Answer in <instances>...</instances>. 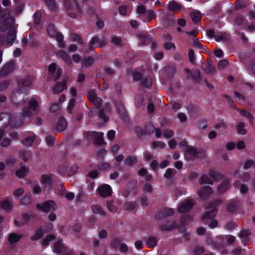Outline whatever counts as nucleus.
I'll list each match as a JSON object with an SVG mask.
<instances>
[{"instance_id": "nucleus-32", "label": "nucleus", "mask_w": 255, "mask_h": 255, "mask_svg": "<svg viewBox=\"0 0 255 255\" xmlns=\"http://www.w3.org/2000/svg\"><path fill=\"white\" fill-rule=\"evenodd\" d=\"M21 238V236L16 233H11L8 236V241L11 244L17 243Z\"/></svg>"}, {"instance_id": "nucleus-24", "label": "nucleus", "mask_w": 255, "mask_h": 255, "mask_svg": "<svg viewBox=\"0 0 255 255\" xmlns=\"http://www.w3.org/2000/svg\"><path fill=\"white\" fill-rule=\"evenodd\" d=\"M67 127V122L65 119L63 118H61L58 121V123L56 126V129L58 131L63 130Z\"/></svg>"}, {"instance_id": "nucleus-59", "label": "nucleus", "mask_w": 255, "mask_h": 255, "mask_svg": "<svg viewBox=\"0 0 255 255\" xmlns=\"http://www.w3.org/2000/svg\"><path fill=\"white\" fill-rule=\"evenodd\" d=\"M163 135L166 138H170L173 136L174 134L173 131L169 129H166L165 130H163Z\"/></svg>"}, {"instance_id": "nucleus-53", "label": "nucleus", "mask_w": 255, "mask_h": 255, "mask_svg": "<svg viewBox=\"0 0 255 255\" xmlns=\"http://www.w3.org/2000/svg\"><path fill=\"white\" fill-rule=\"evenodd\" d=\"M41 17V13L39 11H36L34 14V22L36 24L40 23Z\"/></svg>"}, {"instance_id": "nucleus-6", "label": "nucleus", "mask_w": 255, "mask_h": 255, "mask_svg": "<svg viewBox=\"0 0 255 255\" xmlns=\"http://www.w3.org/2000/svg\"><path fill=\"white\" fill-rule=\"evenodd\" d=\"M174 214L173 210L171 208H166L160 210L155 215L156 220H160L164 218L172 216Z\"/></svg>"}, {"instance_id": "nucleus-15", "label": "nucleus", "mask_w": 255, "mask_h": 255, "mask_svg": "<svg viewBox=\"0 0 255 255\" xmlns=\"http://www.w3.org/2000/svg\"><path fill=\"white\" fill-rule=\"evenodd\" d=\"M16 38V33L15 28L13 26L9 27L8 31V34L6 42L7 44L11 45Z\"/></svg>"}, {"instance_id": "nucleus-21", "label": "nucleus", "mask_w": 255, "mask_h": 255, "mask_svg": "<svg viewBox=\"0 0 255 255\" xmlns=\"http://www.w3.org/2000/svg\"><path fill=\"white\" fill-rule=\"evenodd\" d=\"M167 7L169 11H178L181 9L182 6L173 0L169 2Z\"/></svg>"}, {"instance_id": "nucleus-44", "label": "nucleus", "mask_w": 255, "mask_h": 255, "mask_svg": "<svg viewBox=\"0 0 255 255\" xmlns=\"http://www.w3.org/2000/svg\"><path fill=\"white\" fill-rule=\"evenodd\" d=\"M136 205L135 201L128 202L125 204L124 206L126 210L130 211L134 209Z\"/></svg>"}, {"instance_id": "nucleus-11", "label": "nucleus", "mask_w": 255, "mask_h": 255, "mask_svg": "<svg viewBox=\"0 0 255 255\" xmlns=\"http://www.w3.org/2000/svg\"><path fill=\"white\" fill-rule=\"evenodd\" d=\"M177 228L176 222L172 220L165 221L162 225L160 226V229L163 231H171Z\"/></svg>"}, {"instance_id": "nucleus-30", "label": "nucleus", "mask_w": 255, "mask_h": 255, "mask_svg": "<svg viewBox=\"0 0 255 255\" xmlns=\"http://www.w3.org/2000/svg\"><path fill=\"white\" fill-rule=\"evenodd\" d=\"M125 164L128 166H131L137 162V158L135 156H128L125 160Z\"/></svg>"}, {"instance_id": "nucleus-13", "label": "nucleus", "mask_w": 255, "mask_h": 255, "mask_svg": "<svg viewBox=\"0 0 255 255\" xmlns=\"http://www.w3.org/2000/svg\"><path fill=\"white\" fill-rule=\"evenodd\" d=\"M41 183L44 186V190L50 188L53 184L51 176L47 174L42 175Z\"/></svg>"}, {"instance_id": "nucleus-57", "label": "nucleus", "mask_w": 255, "mask_h": 255, "mask_svg": "<svg viewBox=\"0 0 255 255\" xmlns=\"http://www.w3.org/2000/svg\"><path fill=\"white\" fill-rule=\"evenodd\" d=\"M95 62V59L92 57H88L85 61H83V64L85 66H89L92 65Z\"/></svg>"}, {"instance_id": "nucleus-2", "label": "nucleus", "mask_w": 255, "mask_h": 255, "mask_svg": "<svg viewBox=\"0 0 255 255\" xmlns=\"http://www.w3.org/2000/svg\"><path fill=\"white\" fill-rule=\"evenodd\" d=\"M206 154L204 150L201 148H194L192 146H188L185 149V156L189 159L194 157L204 158Z\"/></svg>"}, {"instance_id": "nucleus-56", "label": "nucleus", "mask_w": 255, "mask_h": 255, "mask_svg": "<svg viewBox=\"0 0 255 255\" xmlns=\"http://www.w3.org/2000/svg\"><path fill=\"white\" fill-rule=\"evenodd\" d=\"M71 38L73 41H77L80 44H82L83 43L81 36L77 34H72L71 35Z\"/></svg>"}, {"instance_id": "nucleus-39", "label": "nucleus", "mask_w": 255, "mask_h": 255, "mask_svg": "<svg viewBox=\"0 0 255 255\" xmlns=\"http://www.w3.org/2000/svg\"><path fill=\"white\" fill-rule=\"evenodd\" d=\"M35 139V136L34 135L29 136L28 137L22 140V143L26 146H30L32 145Z\"/></svg>"}, {"instance_id": "nucleus-37", "label": "nucleus", "mask_w": 255, "mask_h": 255, "mask_svg": "<svg viewBox=\"0 0 255 255\" xmlns=\"http://www.w3.org/2000/svg\"><path fill=\"white\" fill-rule=\"evenodd\" d=\"M176 174V170L175 169L168 168L164 175V177L166 179H169L174 176Z\"/></svg>"}, {"instance_id": "nucleus-29", "label": "nucleus", "mask_w": 255, "mask_h": 255, "mask_svg": "<svg viewBox=\"0 0 255 255\" xmlns=\"http://www.w3.org/2000/svg\"><path fill=\"white\" fill-rule=\"evenodd\" d=\"M152 84V80L150 76H147L141 82V85L146 88H149Z\"/></svg>"}, {"instance_id": "nucleus-54", "label": "nucleus", "mask_w": 255, "mask_h": 255, "mask_svg": "<svg viewBox=\"0 0 255 255\" xmlns=\"http://www.w3.org/2000/svg\"><path fill=\"white\" fill-rule=\"evenodd\" d=\"M237 207V203L236 202H232L230 203L227 207V210L229 212H233Z\"/></svg>"}, {"instance_id": "nucleus-31", "label": "nucleus", "mask_w": 255, "mask_h": 255, "mask_svg": "<svg viewBox=\"0 0 255 255\" xmlns=\"http://www.w3.org/2000/svg\"><path fill=\"white\" fill-rule=\"evenodd\" d=\"M217 209L216 208H214V209L206 212L204 216L202 218V219L203 220L204 219H212L214 218L217 214Z\"/></svg>"}, {"instance_id": "nucleus-22", "label": "nucleus", "mask_w": 255, "mask_h": 255, "mask_svg": "<svg viewBox=\"0 0 255 255\" xmlns=\"http://www.w3.org/2000/svg\"><path fill=\"white\" fill-rule=\"evenodd\" d=\"M154 130V128L153 127H151L150 128V131H143L141 128L139 127H136L134 128V130L135 133L139 136H142L144 134H149L150 133L152 132Z\"/></svg>"}, {"instance_id": "nucleus-40", "label": "nucleus", "mask_w": 255, "mask_h": 255, "mask_svg": "<svg viewBox=\"0 0 255 255\" xmlns=\"http://www.w3.org/2000/svg\"><path fill=\"white\" fill-rule=\"evenodd\" d=\"M245 124L244 123H240L237 125V132L238 133L244 135L247 133V130L245 128Z\"/></svg>"}, {"instance_id": "nucleus-5", "label": "nucleus", "mask_w": 255, "mask_h": 255, "mask_svg": "<svg viewBox=\"0 0 255 255\" xmlns=\"http://www.w3.org/2000/svg\"><path fill=\"white\" fill-rule=\"evenodd\" d=\"M102 102V99L97 97L92 103H93L95 106L99 109L98 111L99 118L102 119L105 122H108L109 118L104 115V111L101 108Z\"/></svg>"}, {"instance_id": "nucleus-33", "label": "nucleus", "mask_w": 255, "mask_h": 255, "mask_svg": "<svg viewBox=\"0 0 255 255\" xmlns=\"http://www.w3.org/2000/svg\"><path fill=\"white\" fill-rule=\"evenodd\" d=\"M92 209L94 213L98 214L103 217L105 216V212L99 205H93L92 207Z\"/></svg>"}, {"instance_id": "nucleus-43", "label": "nucleus", "mask_w": 255, "mask_h": 255, "mask_svg": "<svg viewBox=\"0 0 255 255\" xmlns=\"http://www.w3.org/2000/svg\"><path fill=\"white\" fill-rule=\"evenodd\" d=\"M54 37L56 38V40L59 42L60 47H64L65 46V44L63 42V36L61 33L57 32Z\"/></svg>"}, {"instance_id": "nucleus-16", "label": "nucleus", "mask_w": 255, "mask_h": 255, "mask_svg": "<svg viewBox=\"0 0 255 255\" xmlns=\"http://www.w3.org/2000/svg\"><path fill=\"white\" fill-rule=\"evenodd\" d=\"M66 81L63 80L61 83L57 82L53 88V92L55 94H59L67 88Z\"/></svg>"}, {"instance_id": "nucleus-3", "label": "nucleus", "mask_w": 255, "mask_h": 255, "mask_svg": "<svg viewBox=\"0 0 255 255\" xmlns=\"http://www.w3.org/2000/svg\"><path fill=\"white\" fill-rule=\"evenodd\" d=\"M36 208L42 212L48 213L53 212L57 208L56 204L53 200H48L42 204H37Z\"/></svg>"}, {"instance_id": "nucleus-50", "label": "nucleus", "mask_w": 255, "mask_h": 255, "mask_svg": "<svg viewBox=\"0 0 255 255\" xmlns=\"http://www.w3.org/2000/svg\"><path fill=\"white\" fill-rule=\"evenodd\" d=\"M45 140L47 144L49 146H53L55 144V137L52 135L47 136Z\"/></svg>"}, {"instance_id": "nucleus-58", "label": "nucleus", "mask_w": 255, "mask_h": 255, "mask_svg": "<svg viewBox=\"0 0 255 255\" xmlns=\"http://www.w3.org/2000/svg\"><path fill=\"white\" fill-rule=\"evenodd\" d=\"M122 39L119 37L114 36L111 38V42L116 46L120 45Z\"/></svg>"}, {"instance_id": "nucleus-62", "label": "nucleus", "mask_w": 255, "mask_h": 255, "mask_svg": "<svg viewBox=\"0 0 255 255\" xmlns=\"http://www.w3.org/2000/svg\"><path fill=\"white\" fill-rule=\"evenodd\" d=\"M9 84L10 81L7 80L0 83V91H2L5 90Z\"/></svg>"}, {"instance_id": "nucleus-9", "label": "nucleus", "mask_w": 255, "mask_h": 255, "mask_svg": "<svg viewBox=\"0 0 255 255\" xmlns=\"http://www.w3.org/2000/svg\"><path fill=\"white\" fill-rule=\"evenodd\" d=\"M32 84V80L30 77L21 78L18 81L17 90L21 92L23 89L30 87Z\"/></svg>"}, {"instance_id": "nucleus-17", "label": "nucleus", "mask_w": 255, "mask_h": 255, "mask_svg": "<svg viewBox=\"0 0 255 255\" xmlns=\"http://www.w3.org/2000/svg\"><path fill=\"white\" fill-rule=\"evenodd\" d=\"M157 243V238L154 235H150L145 240V245L148 247L153 248L155 247Z\"/></svg>"}, {"instance_id": "nucleus-36", "label": "nucleus", "mask_w": 255, "mask_h": 255, "mask_svg": "<svg viewBox=\"0 0 255 255\" xmlns=\"http://www.w3.org/2000/svg\"><path fill=\"white\" fill-rule=\"evenodd\" d=\"M44 234V230L42 228H39L36 232L34 236L31 238V240L36 241L42 238Z\"/></svg>"}, {"instance_id": "nucleus-12", "label": "nucleus", "mask_w": 255, "mask_h": 255, "mask_svg": "<svg viewBox=\"0 0 255 255\" xmlns=\"http://www.w3.org/2000/svg\"><path fill=\"white\" fill-rule=\"evenodd\" d=\"M53 251L54 253L60 254L62 253L67 252V248L64 245L61 241H57L53 248Z\"/></svg>"}, {"instance_id": "nucleus-49", "label": "nucleus", "mask_w": 255, "mask_h": 255, "mask_svg": "<svg viewBox=\"0 0 255 255\" xmlns=\"http://www.w3.org/2000/svg\"><path fill=\"white\" fill-rule=\"evenodd\" d=\"M144 193H151L152 192V187L150 183H146L142 187Z\"/></svg>"}, {"instance_id": "nucleus-63", "label": "nucleus", "mask_w": 255, "mask_h": 255, "mask_svg": "<svg viewBox=\"0 0 255 255\" xmlns=\"http://www.w3.org/2000/svg\"><path fill=\"white\" fill-rule=\"evenodd\" d=\"M228 64V60L223 59L219 61L218 64V67L219 69H223Z\"/></svg>"}, {"instance_id": "nucleus-47", "label": "nucleus", "mask_w": 255, "mask_h": 255, "mask_svg": "<svg viewBox=\"0 0 255 255\" xmlns=\"http://www.w3.org/2000/svg\"><path fill=\"white\" fill-rule=\"evenodd\" d=\"M55 239V236L53 235H49L45 238L43 239L42 241V245L46 247L49 245V242Z\"/></svg>"}, {"instance_id": "nucleus-19", "label": "nucleus", "mask_w": 255, "mask_h": 255, "mask_svg": "<svg viewBox=\"0 0 255 255\" xmlns=\"http://www.w3.org/2000/svg\"><path fill=\"white\" fill-rule=\"evenodd\" d=\"M20 169L15 171V175L19 178H22L27 174L28 169L22 163H20Z\"/></svg>"}, {"instance_id": "nucleus-14", "label": "nucleus", "mask_w": 255, "mask_h": 255, "mask_svg": "<svg viewBox=\"0 0 255 255\" xmlns=\"http://www.w3.org/2000/svg\"><path fill=\"white\" fill-rule=\"evenodd\" d=\"M213 193V190L210 186H205L202 187L198 192L201 198L207 199L209 195Z\"/></svg>"}, {"instance_id": "nucleus-1", "label": "nucleus", "mask_w": 255, "mask_h": 255, "mask_svg": "<svg viewBox=\"0 0 255 255\" xmlns=\"http://www.w3.org/2000/svg\"><path fill=\"white\" fill-rule=\"evenodd\" d=\"M64 5L65 8L68 11V15L71 18H75L81 12V9L76 0H74L72 3L68 0H65Z\"/></svg>"}, {"instance_id": "nucleus-46", "label": "nucleus", "mask_w": 255, "mask_h": 255, "mask_svg": "<svg viewBox=\"0 0 255 255\" xmlns=\"http://www.w3.org/2000/svg\"><path fill=\"white\" fill-rule=\"evenodd\" d=\"M96 132V131H86L84 133V137L86 140L89 141L91 138H94Z\"/></svg>"}, {"instance_id": "nucleus-52", "label": "nucleus", "mask_w": 255, "mask_h": 255, "mask_svg": "<svg viewBox=\"0 0 255 255\" xmlns=\"http://www.w3.org/2000/svg\"><path fill=\"white\" fill-rule=\"evenodd\" d=\"M75 104V100L74 97H73L70 100L68 106L67 108V112L69 113H70V114L72 113V109L74 107Z\"/></svg>"}, {"instance_id": "nucleus-10", "label": "nucleus", "mask_w": 255, "mask_h": 255, "mask_svg": "<svg viewBox=\"0 0 255 255\" xmlns=\"http://www.w3.org/2000/svg\"><path fill=\"white\" fill-rule=\"evenodd\" d=\"M194 203L191 199H186L180 204L178 211L180 213H185L191 209Z\"/></svg>"}, {"instance_id": "nucleus-23", "label": "nucleus", "mask_w": 255, "mask_h": 255, "mask_svg": "<svg viewBox=\"0 0 255 255\" xmlns=\"http://www.w3.org/2000/svg\"><path fill=\"white\" fill-rule=\"evenodd\" d=\"M250 235L251 233L249 230H242L239 233V236L243 242L247 243L248 238Z\"/></svg>"}, {"instance_id": "nucleus-38", "label": "nucleus", "mask_w": 255, "mask_h": 255, "mask_svg": "<svg viewBox=\"0 0 255 255\" xmlns=\"http://www.w3.org/2000/svg\"><path fill=\"white\" fill-rule=\"evenodd\" d=\"M32 201V199L29 195H25L20 201V203L22 205H27L30 204Z\"/></svg>"}, {"instance_id": "nucleus-8", "label": "nucleus", "mask_w": 255, "mask_h": 255, "mask_svg": "<svg viewBox=\"0 0 255 255\" xmlns=\"http://www.w3.org/2000/svg\"><path fill=\"white\" fill-rule=\"evenodd\" d=\"M99 194L103 197H107L112 194V188L111 186L107 184H103L98 189Z\"/></svg>"}, {"instance_id": "nucleus-51", "label": "nucleus", "mask_w": 255, "mask_h": 255, "mask_svg": "<svg viewBox=\"0 0 255 255\" xmlns=\"http://www.w3.org/2000/svg\"><path fill=\"white\" fill-rule=\"evenodd\" d=\"M189 60L192 64H195V55L194 50L190 49L188 51Z\"/></svg>"}, {"instance_id": "nucleus-4", "label": "nucleus", "mask_w": 255, "mask_h": 255, "mask_svg": "<svg viewBox=\"0 0 255 255\" xmlns=\"http://www.w3.org/2000/svg\"><path fill=\"white\" fill-rule=\"evenodd\" d=\"M184 74L187 78H191L194 82L199 83L200 82V72L198 69L191 70L187 68L184 70Z\"/></svg>"}, {"instance_id": "nucleus-45", "label": "nucleus", "mask_w": 255, "mask_h": 255, "mask_svg": "<svg viewBox=\"0 0 255 255\" xmlns=\"http://www.w3.org/2000/svg\"><path fill=\"white\" fill-rule=\"evenodd\" d=\"M21 155L25 162L28 161L32 157L31 153L27 151H22L21 152Z\"/></svg>"}, {"instance_id": "nucleus-61", "label": "nucleus", "mask_w": 255, "mask_h": 255, "mask_svg": "<svg viewBox=\"0 0 255 255\" xmlns=\"http://www.w3.org/2000/svg\"><path fill=\"white\" fill-rule=\"evenodd\" d=\"M135 105L137 107H140L143 101V97L142 95H138L135 98Z\"/></svg>"}, {"instance_id": "nucleus-28", "label": "nucleus", "mask_w": 255, "mask_h": 255, "mask_svg": "<svg viewBox=\"0 0 255 255\" xmlns=\"http://www.w3.org/2000/svg\"><path fill=\"white\" fill-rule=\"evenodd\" d=\"M47 32L48 35L51 37H54L56 36V29L53 24H49L47 27Z\"/></svg>"}, {"instance_id": "nucleus-55", "label": "nucleus", "mask_w": 255, "mask_h": 255, "mask_svg": "<svg viewBox=\"0 0 255 255\" xmlns=\"http://www.w3.org/2000/svg\"><path fill=\"white\" fill-rule=\"evenodd\" d=\"M221 203V201L219 199L216 200L213 202L209 203L207 207L206 208L207 209H209L210 208H214L219 205Z\"/></svg>"}, {"instance_id": "nucleus-42", "label": "nucleus", "mask_w": 255, "mask_h": 255, "mask_svg": "<svg viewBox=\"0 0 255 255\" xmlns=\"http://www.w3.org/2000/svg\"><path fill=\"white\" fill-rule=\"evenodd\" d=\"M206 72L209 73H213L215 72V67L213 66L212 61L208 60L206 63V68L205 69Z\"/></svg>"}, {"instance_id": "nucleus-25", "label": "nucleus", "mask_w": 255, "mask_h": 255, "mask_svg": "<svg viewBox=\"0 0 255 255\" xmlns=\"http://www.w3.org/2000/svg\"><path fill=\"white\" fill-rule=\"evenodd\" d=\"M199 182L201 184H208L212 185L213 181L206 174H203L199 179Z\"/></svg>"}, {"instance_id": "nucleus-7", "label": "nucleus", "mask_w": 255, "mask_h": 255, "mask_svg": "<svg viewBox=\"0 0 255 255\" xmlns=\"http://www.w3.org/2000/svg\"><path fill=\"white\" fill-rule=\"evenodd\" d=\"M14 65L13 61H10L5 64L0 71V76H4L11 72L14 69Z\"/></svg>"}, {"instance_id": "nucleus-27", "label": "nucleus", "mask_w": 255, "mask_h": 255, "mask_svg": "<svg viewBox=\"0 0 255 255\" xmlns=\"http://www.w3.org/2000/svg\"><path fill=\"white\" fill-rule=\"evenodd\" d=\"M238 110L242 116L249 118L250 123L251 125L253 124L254 117L251 113L243 109H238Z\"/></svg>"}, {"instance_id": "nucleus-64", "label": "nucleus", "mask_w": 255, "mask_h": 255, "mask_svg": "<svg viewBox=\"0 0 255 255\" xmlns=\"http://www.w3.org/2000/svg\"><path fill=\"white\" fill-rule=\"evenodd\" d=\"M47 6L51 10L55 8V3L54 0H45Z\"/></svg>"}, {"instance_id": "nucleus-26", "label": "nucleus", "mask_w": 255, "mask_h": 255, "mask_svg": "<svg viewBox=\"0 0 255 255\" xmlns=\"http://www.w3.org/2000/svg\"><path fill=\"white\" fill-rule=\"evenodd\" d=\"M230 187V184L228 181L222 182L218 187V190L220 193H224Z\"/></svg>"}, {"instance_id": "nucleus-18", "label": "nucleus", "mask_w": 255, "mask_h": 255, "mask_svg": "<svg viewBox=\"0 0 255 255\" xmlns=\"http://www.w3.org/2000/svg\"><path fill=\"white\" fill-rule=\"evenodd\" d=\"M175 71V66L172 64L167 65L165 67V72L166 76L167 78L170 79L172 78Z\"/></svg>"}, {"instance_id": "nucleus-60", "label": "nucleus", "mask_w": 255, "mask_h": 255, "mask_svg": "<svg viewBox=\"0 0 255 255\" xmlns=\"http://www.w3.org/2000/svg\"><path fill=\"white\" fill-rule=\"evenodd\" d=\"M29 106L30 109L35 110L38 107V102L35 100L31 99L29 102Z\"/></svg>"}, {"instance_id": "nucleus-34", "label": "nucleus", "mask_w": 255, "mask_h": 255, "mask_svg": "<svg viewBox=\"0 0 255 255\" xmlns=\"http://www.w3.org/2000/svg\"><path fill=\"white\" fill-rule=\"evenodd\" d=\"M190 17L195 23L199 22L201 21V15L199 12H193L190 13Z\"/></svg>"}, {"instance_id": "nucleus-48", "label": "nucleus", "mask_w": 255, "mask_h": 255, "mask_svg": "<svg viewBox=\"0 0 255 255\" xmlns=\"http://www.w3.org/2000/svg\"><path fill=\"white\" fill-rule=\"evenodd\" d=\"M31 216V215L26 213L22 214V223L23 225L27 224L29 222Z\"/></svg>"}, {"instance_id": "nucleus-41", "label": "nucleus", "mask_w": 255, "mask_h": 255, "mask_svg": "<svg viewBox=\"0 0 255 255\" xmlns=\"http://www.w3.org/2000/svg\"><path fill=\"white\" fill-rule=\"evenodd\" d=\"M116 106L119 114L122 116H123L125 112L123 104L120 102H117L116 103Z\"/></svg>"}, {"instance_id": "nucleus-35", "label": "nucleus", "mask_w": 255, "mask_h": 255, "mask_svg": "<svg viewBox=\"0 0 255 255\" xmlns=\"http://www.w3.org/2000/svg\"><path fill=\"white\" fill-rule=\"evenodd\" d=\"M1 207L2 209L5 210L7 212H10L12 208L11 203L7 200H5L1 202Z\"/></svg>"}, {"instance_id": "nucleus-20", "label": "nucleus", "mask_w": 255, "mask_h": 255, "mask_svg": "<svg viewBox=\"0 0 255 255\" xmlns=\"http://www.w3.org/2000/svg\"><path fill=\"white\" fill-rule=\"evenodd\" d=\"M103 132H96L93 138V143L97 145H101L104 144Z\"/></svg>"}]
</instances>
